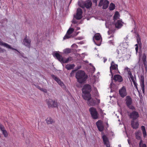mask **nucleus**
<instances>
[{"instance_id": "nucleus-1", "label": "nucleus", "mask_w": 147, "mask_h": 147, "mask_svg": "<svg viewBox=\"0 0 147 147\" xmlns=\"http://www.w3.org/2000/svg\"><path fill=\"white\" fill-rule=\"evenodd\" d=\"M91 86L88 84L85 85L82 89L83 94L82 96L85 100H88L91 97L90 93L91 90Z\"/></svg>"}, {"instance_id": "nucleus-2", "label": "nucleus", "mask_w": 147, "mask_h": 147, "mask_svg": "<svg viewBox=\"0 0 147 147\" xmlns=\"http://www.w3.org/2000/svg\"><path fill=\"white\" fill-rule=\"evenodd\" d=\"M76 77L78 82L80 83L84 82L88 77L84 71L81 70L77 72Z\"/></svg>"}, {"instance_id": "nucleus-3", "label": "nucleus", "mask_w": 147, "mask_h": 147, "mask_svg": "<svg viewBox=\"0 0 147 147\" xmlns=\"http://www.w3.org/2000/svg\"><path fill=\"white\" fill-rule=\"evenodd\" d=\"M54 56L59 61L63 63H67L69 60H71V57L68 58L67 59L63 58L61 55L57 53L54 54Z\"/></svg>"}, {"instance_id": "nucleus-4", "label": "nucleus", "mask_w": 147, "mask_h": 147, "mask_svg": "<svg viewBox=\"0 0 147 147\" xmlns=\"http://www.w3.org/2000/svg\"><path fill=\"white\" fill-rule=\"evenodd\" d=\"M92 118L94 119H97L98 117V114L96 109L93 107H91L89 109Z\"/></svg>"}, {"instance_id": "nucleus-5", "label": "nucleus", "mask_w": 147, "mask_h": 147, "mask_svg": "<svg viewBox=\"0 0 147 147\" xmlns=\"http://www.w3.org/2000/svg\"><path fill=\"white\" fill-rule=\"evenodd\" d=\"M83 5H81L80 3H79L78 5L79 6L82 8H84L86 7L87 9L90 8L92 5V2L90 0H87L83 3Z\"/></svg>"}, {"instance_id": "nucleus-6", "label": "nucleus", "mask_w": 147, "mask_h": 147, "mask_svg": "<svg viewBox=\"0 0 147 147\" xmlns=\"http://www.w3.org/2000/svg\"><path fill=\"white\" fill-rule=\"evenodd\" d=\"M47 103L49 107H57L58 103L56 100H53L51 99H49L47 101Z\"/></svg>"}, {"instance_id": "nucleus-7", "label": "nucleus", "mask_w": 147, "mask_h": 147, "mask_svg": "<svg viewBox=\"0 0 147 147\" xmlns=\"http://www.w3.org/2000/svg\"><path fill=\"white\" fill-rule=\"evenodd\" d=\"M93 38H94L95 40L97 41V42H96L94 40V41L95 44L97 46H100L102 40L100 34L99 33L95 34L94 35Z\"/></svg>"}, {"instance_id": "nucleus-8", "label": "nucleus", "mask_w": 147, "mask_h": 147, "mask_svg": "<svg viewBox=\"0 0 147 147\" xmlns=\"http://www.w3.org/2000/svg\"><path fill=\"white\" fill-rule=\"evenodd\" d=\"M109 4V2L107 0H100L98 6L101 7L102 5V8L106 9L108 7Z\"/></svg>"}, {"instance_id": "nucleus-9", "label": "nucleus", "mask_w": 147, "mask_h": 147, "mask_svg": "<svg viewBox=\"0 0 147 147\" xmlns=\"http://www.w3.org/2000/svg\"><path fill=\"white\" fill-rule=\"evenodd\" d=\"M126 103L129 108L132 110L135 109L134 107L131 105L132 103V99L129 96H127L126 97Z\"/></svg>"}, {"instance_id": "nucleus-10", "label": "nucleus", "mask_w": 147, "mask_h": 147, "mask_svg": "<svg viewBox=\"0 0 147 147\" xmlns=\"http://www.w3.org/2000/svg\"><path fill=\"white\" fill-rule=\"evenodd\" d=\"M118 69V65L115 64L114 62L112 61L111 63V66L110 67V71L111 75V78H112L113 73L114 72L113 70H116Z\"/></svg>"}, {"instance_id": "nucleus-11", "label": "nucleus", "mask_w": 147, "mask_h": 147, "mask_svg": "<svg viewBox=\"0 0 147 147\" xmlns=\"http://www.w3.org/2000/svg\"><path fill=\"white\" fill-rule=\"evenodd\" d=\"M129 116L130 118L132 119V120H134L139 117V115L138 112L134 111L129 113Z\"/></svg>"}, {"instance_id": "nucleus-12", "label": "nucleus", "mask_w": 147, "mask_h": 147, "mask_svg": "<svg viewBox=\"0 0 147 147\" xmlns=\"http://www.w3.org/2000/svg\"><path fill=\"white\" fill-rule=\"evenodd\" d=\"M96 126L99 131H103L104 128V126L103 124V122L99 120L96 123Z\"/></svg>"}, {"instance_id": "nucleus-13", "label": "nucleus", "mask_w": 147, "mask_h": 147, "mask_svg": "<svg viewBox=\"0 0 147 147\" xmlns=\"http://www.w3.org/2000/svg\"><path fill=\"white\" fill-rule=\"evenodd\" d=\"M74 31V29L73 28H71L69 29L65 36L63 37V39H65L71 38L72 37L71 33Z\"/></svg>"}, {"instance_id": "nucleus-14", "label": "nucleus", "mask_w": 147, "mask_h": 147, "mask_svg": "<svg viewBox=\"0 0 147 147\" xmlns=\"http://www.w3.org/2000/svg\"><path fill=\"white\" fill-rule=\"evenodd\" d=\"M31 40L26 36L25 37L23 41V44L26 46L30 48V46Z\"/></svg>"}, {"instance_id": "nucleus-15", "label": "nucleus", "mask_w": 147, "mask_h": 147, "mask_svg": "<svg viewBox=\"0 0 147 147\" xmlns=\"http://www.w3.org/2000/svg\"><path fill=\"white\" fill-rule=\"evenodd\" d=\"M82 11L81 9L78 8L77 10V13L75 16V18L77 20H80L82 17Z\"/></svg>"}, {"instance_id": "nucleus-16", "label": "nucleus", "mask_w": 147, "mask_h": 147, "mask_svg": "<svg viewBox=\"0 0 147 147\" xmlns=\"http://www.w3.org/2000/svg\"><path fill=\"white\" fill-rule=\"evenodd\" d=\"M119 94L123 98L127 95L126 89L125 86H123V87L119 90Z\"/></svg>"}, {"instance_id": "nucleus-17", "label": "nucleus", "mask_w": 147, "mask_h": 147, "mask_svg": "<svg viewBox=\"0 0 147 147\" xmlns=\"http://www.w3.org/2000/svg\"><path fill=\"white\" fill-rule=\"evenodd\" d=\"M102 138L104 144L107 147H110V144L109 139L107 136L104 135L102 136Z\"/></svg>"}, {"instance_id": "nucleus-18", "label": "nucleus", "mask_w": 147, "mask_h": 147, "mask_svg": "<svg viewBox=\"0 0 147 147\" xmlns=\"http://www.w3.org/2000/svg\"><path fill=\"white\" fill-rule=\"evenodd\" d=\"M140 82L142 91L143 93H144V76L142 75L140 76Z\"/></svg>"}, {"instance_id": "nucleus-19", "label": "nucleus", "mask_w": 147, "mask_h": 147, "mask_svg": "<svg viewBox=\"0 0 147 147\" xmlns=\"http://www.w3.org/2000/svg\"><path fill=\"white\" fill-rule=\"evenodd\" d=\"M51 76L52 78L60 85L61 87H63L64 86L63 83L61 81V80L55 76L52 75Z\"/></svg>"}, {"instance_id": "nucleus-20", "label": "nucleus", "mask_w": 147, "mask_h": 147, "mask_svg": "<svg viewBox=\"0 0 147 147\" xmlns=\"http://www.w3.org/2000/svg\"><path fill=\"white\" fill-rule=\"evenodd\" d=\"M114 24L115 27L117 29H119L123 26V22L121 20H118L117 21L115 20Z\"/></svg>"}, {"instance_id": "nucleus-21", "label": "nucleus", "mask_w": 147, "mask_h": 147, "mask_svg": "<svg viewBox=\"0 0 147 147\" xmlns=\"http://www.w3.org/2000/svg\"><path fill=\"white\" fill-rule=\"evenodd\" d=\"M135 134L136 138L137 140H140V141L142 140L141 138L142 134L140 130H138L136 131Z\"/></svg>"}, {"instance_id": "nucleus-22", "label": "nucleus", "mask_w": 147, "mask_h": 147, "mask_svg": "<svg viewBox=\"0 0 147 147\" xmlns=\"http://www.w3.org/2000/svg\"><path fill=\"white\" fill-rule=\"evenodd\" d=\"M0 45L3 46L4 47H6L7 48L10 49H12L13 50H15L16 51L18 52H19L16 49L13 48L11 47L8 44H7L6 43H4L1 40V39L0 38Z\"/></svg>"}, {"instance_id": "nucleus-23", "label": "nucleus", "mask_w": 147, "mask_h": 147, "mask_svg": "<svg viewBox=\"0 0 147 147\" xmlns=\"http://www.w3.org/2000/svg\"><path fill=\"white\" fill-rule=\"evenodd\" d=\"M0 129L2 132L5 138H7L8 136V134L6 130L5 129L4 126L1 125H0Z\"/></svg>"}, {"instance_id": "nucleus-24", "label": "nucleus", "mask_w": 147, "mask_h": 147, "mask_svg": "<svg viewBox=\"0 0 147 147\" xmlns=\"http://www.w3.org/2000/svg\"><path fill=\"white\" fill-rule=\"evenodd\" d=\"M113 79L115 81L121 82L123 81V79L122 77L119 75H115L113 77Z\"/></svg>"}, {"instance_id": "nucleus-25", "label": "nucleus", "mask_w": 147, "mask_h": 147, "mask_svg": "<svg viewBox=\"0 0 147 147\" xmlns=\"http://www.w3.org/2000/svg\"><path fill=\"white\" fill-rule=\"evenodd\" d=\"M142 59L143 63L145 67L146 68L147 66V60H146V56L145 53H144L142 55Z\"/></svg>"}, {"instance_id": "nucleus-26", "label": "nucleus", "mask_w": 147, "mask_h": 147, "mask_svg": "<svg viewBox=\"0 0 147 147\" xmlns=\"http://www.w3.org/2000/svg\"><path fill=\"white\" fill-rule=\"evenodd\" d=\"M131 125L133 129H136L138 127L139 124L138 121H135L134 120H132Z\"/></svg>"}, {"instance_id": "nucleus-27", "label": "nucleus", "mask_w": 147, "mask_h": 147, "mask_svg": "<svg viewBox=\"0 0 147 147\" xmlns=\"http://www.w3.org/2000/svg\"><path fill=\"white\" fill-rule=\"evenodd\" d=\"M87 103L89 106H93L95 105V102L92 99H91V98L88 100H87Z\"/></svg>"}, {"instance_id": "nucleus-28", "label": "nucleus", "mask_w": 147, "mask_h": 147, "mask_svg": "<svg viewBox=\"0 0 147 147\" xmlns=\"http://www.w3.org/2000/svg\"><path fill=\"white\" fill-rule=\"evenodd\" d=\"M141 128L142 131L143 137L144 138H145L147 136V133L144 126H142L141 127Z\"/></svg>"}, {"instance_id": "nucleus-29", "label": "nucleus", "mask_w": 147, "mask_h": 147, "mask_svg": "<svg viewBox=\"0 0 147 147\" xmlns=\"http://www.w3.org/2000/svg\"><path fill=\"white\" fill-rule=\"evenodd\" d=\"M75 66V65L74 64H68L65 66L67 70H70L74 68Z\"/></svg>"}, {"instance_id": "nucleus-30", "label": "nucleus", "mask_w": 147, "mask_h": 147, "mask_svg": "<svg viewBox=\"0 0 147 147\" xmlns=\"http://www.w3.org/2000/svg\"><path fill=\"white\" fill-rule=\"evenodd\" d=\"M119 16L120 15L119 12L117 11L115 12L113 17L114 21L116 20L117 19L119 18Z\"/></svg>"}, {"instance_id": "nucleus-31", "label": "nucleus", "mask_w": 147, "mask_h": 147, "mask_svg": "<svg viewBox=\"0 0 147 147\" xmlns=\"http://www.w3.org/2000/svg\"><path fill=\"white\" fill-rule=\"evenodd\" d=\"M46 122L48 124H51L53 123L54 121L53 119L51 117H49L46 119Z\"/></svg>"}, {"instance_id": "nucleus-32", "label": "nucleus", "mask_w": 147, "mask_h": 147, "mask_svg": "<svg viewBox=\"0 0 147 147\" xmlns=\"http://www.w3.org/2000/svg\"><path fill=\"white\" fill-rule=\"evenodd\" d=\"M128 77L130 81H131L132 82L136 80L135 76H133L132 74L128 75Z\"/></svg>"}, {"instance_id": "nucleus-33", "label": "nucleus", "mask_w": 147, "mask_h": 147, "mask_svg": "<svg viewBox=\"0 0 147 147\" xmlns=\"http://www.w3.org/2000/svg\"><path fill=\"white\" fill-rule=\"evenodd\" d=\"M115 5L113 3H111L110 4L109 9L110 10H113L115 9Z\"/></svg>"}, {"instance_id": "nucleus-34", "label": "nucleus", "mask_w": 147, "mask_h": 147, "mask_svg": "<svg viewBox=\"0 0 147 147\" xmlns=\"http://www.w3.org/2000/svg\"><path fill=\"white\" fill-rule=\"evenodd\" d=\"M139 147H147L146 145L143 143L142 140L140 141L139 143Z\"/></svg>"}, {"instance_id": "nucleus-35", "label": "nucleus", "mask_w": 147, "mask_h": 147, "mask_svg": "<svg viewBox=\"0 0 147 147\" xmlns=\"http://www.w3.org/2000/svg\"><path fill=\"white\" fill-rule=\"evenodd\" d=\"M121 46L124 48L126 49L127 47V44L125 42H123L121 44Z\"/></svg>"}, {"instance_id": "nucleus-36", "label": "nucleus", "mask_w": 147, "mask_h": 147, "mask_svg": "<svg viewBox=\"0 0 147 147\" xmlns=\"http://www.w3.org/2000/svg\"><path fill=\"white\" fill-rule=\"evenodd\" d=\"M71 50L69 48L63 50V52L65 53H71Z\"/></svg>"}, {"instance_id": "nucleus-37", "label": "nucleus", "mask_w": 147, "mask_h": 147, "mask_svg": "<svg viewBox=\"0 0 147 147\" xmlns=\"http://www.w3.org/2000/svg\"><path fill=\"white\" fill-rule=\"evenodd\" d=\"M125 70L127 72L128 75L132 74L131 71L130 69L128 68V67L125 68Z\"/></svg>"}, {"instance_id": "nucleus-38", "label": "nucleus", "mask_w": 147, "mask_h": 147, "mask_svg": "<svg viewBox=\"0 0 147 147\" xmlns=\"http://www.w3.org/2000/svg\"><path fill=\"white\" fill-rule=\"evenodd\" d=\"M132 82H133V83L136 89L138 91V87H137V83H136V80L134 81H133Z\"/></svg>"}, {"instance_id": "nucleus-39", "label": "nucleus", "mask_w": 147, "mask_h": 147, "mask_svg": "<svg viewBox=\"0 0 147 147\" xmlns=\"http://www.w3.org/2000/svg\"><path fill=\"white\" fill-rule=\"evenodd\" d=\"M137 41L138 42V43L139 44H141V39L140 38L139 36V35L138 36V37H137Z\"/></svg>"}, {"instance_id": "nucleus-40", "label": "nucleus", "mask_w": 147, "mask_h": 147, "mask_svg": "<svg viewBox=\"0 0 147 147\" xmlns=\"http://www.w3.org/2000/svg\"><path fill=\"white\" fill-rule=\"evenodd\" d=\"M39 89H40V90L44 92H45L46 93L47 92V90L46 89H43L42 88H40Z\"/></svg>"}, {"instance_id": "nucleus-41", "label": "nucleus", "mask_w": 147, "mask_h": 147, "mask_svg": "<svg viewBox=\"0 0 147 147\" xmlns=\"http://www.w3.org/2000/svg\"><path fill=\"white\" fill-rule=\"evenodd\" d=\"M108 43L110 44H112L113 45L114 43V41L113 40H109L108 41Z\"/></svg>"}, {"instance_id": "nucleus-42", "label": "nucleus", "mask_w": 147, "mask_h": 147, "mask_svg": "<svg viewBox=\"0 0 147 147\" xmlns=\"http://www.w3.org/2000/svg\"><path fill=\"white\" fill-rule=\"evenodd\" d=\"M93 2L94 3H95L96 5H97V0H92Z\"/></svg>"}, {"instance_id": "nucleus-43", "label": "nucleus", "mask_w": 147, "mask_h": 147, "mask_svg": "<svg viewBox=\"0 0 147 147\" xmlns=\"http://www.w3.org/2000/svg\"><path fill=\"white\" fill-rule=\"evenodd\" d=\"M135 50H136V52L137 53L138 50V47H136Z\"/></svg>"}, {"instance_id": "nucleus-44", "label": "nucleus", "mask_w": 147, "mask_h": 147, "mask_svg": "<svg viewBox=\"0 0 147 147\" xmlns=\"http://www.w3.org/2000/svg\"><path fill=\"white\" fill-rule=\"evenodd\" d=\"M100 112L101 113H102V115H105V113H103L102 112V110H100Z\"/></svg>"}, {"instance_id": "nucleus-45", "label": "nucleus", "mask_w": 147, "mask_h": 147, "mask_svg": "<svg viewBox=\"0 0 147 147\" xmlns=\"http://www.w3.org/2000/svg\"><path fill=\"white\" fill-rule=\"evenodd\" d=\"M74 71H72L71 73H70V75H71V76L72 75V74L73 73H74Z\"/></svg>"}, {"instance_id": "nucleus-46", "label": "nucleus", "mask_w": 147, "mask_h": 147, "mask_svg": "<svg viewBox=\"0 0 147 147\" xmlns=\"http://www.w3.org/2000/svg\"><path fill=\"white\" fill-rule=\"evenodd\" d=\"M116 52L118 54H119V51L118 50H117L116 51Z\"/></svg>"}, {"instance_id": "nucleus-47", "label": "nucleus", "mask_w": 147, "mask_h": 147, "mask_svg": "<svg viewBox=\"0 0 147 147\" xmlns=\"http://www.w3.org/2000/svg\"><path fill=\"white\" fill-rule=\"evenodd\" d=\"M73 23H74V24H76V21H74V20H73Z\"/></svg>"}, {"instance_id": "nucleus-48", "label": "nucleus", "mask_w": 147, "mask_h": 147, "mask_svg": "<svg viewBox=\"0 0 147 147\" xmlns=\"http://www.w3.org/2000/svg\"><path fill=\"white\" fill-rule=\"evenodd\" d=\"M111 32V30L110 29H109V30L108 32L109 34V32Z\"/></svg>"}, {"instance_id": "nucleus-49", "label": "nucleus", "mask_w": 147, "mask_h": 147, "mask_svg": "<svg viewBox=\"0 0 147 147\" xmlns=\"http://www.w3.org/2000/svg\"><path fill=\"white\" fill-rule=\"evenodd\" d=\"M107 60V59H104V62H105V61Z\"/></svg>"}, {"instance_id": "nucleus-50", "label": "nucleus", "mask_w": 147, "mask_h": 147, "mask_svg": "<svg viewBox=\"0 0 147 147\" xmlns=\"http://www.w3.org/2000/svg\"><path fill=\"white\" fill-rule=\"evenodd\" d=\"M80 29V28H79V27H78L77 28V30H79Z\"/></svg>"}, {"instance_id": "nucleus-51", "label": "nucleus", "mask_w": 147, "mask_h": 147, "mask_svg": "<svg viewBox=\"0 0 147 147\" xmlns=\"http://www.w3.org/2000/svg\"><path fill=\"white\" fill-rule=\"evenodd\" d=\"M93 68L94 69V71L95 70V67H93Z\"/></svg>"}, {"instance_id": "nucleus-52", "label": "nucleus", "mask_w": 147, "mask_h": 147, "mask_svg": "<svg viewBox=\"0 0 147 147\" xmlns=\"http://www.w3.org/2000/svg\"><path fill=\"white\" fill-rule=\"evenodd\" d=\"M74 45L76 46V45L75 44H73V45H72V46H74Z\"/></svg>"}, {"instance_id": "nucleus-53", "label": "nucleus", "mask_w": 147, "mask_h": 147, "mask_svg": "<svg viewBox=\"0 0 147 147\" xmlns=\"http://www.w3.org/2000/svg\"><path fill=\"white\" fill-rule=\"evenodd\" d=\"M85 62H86V63H88V61H85Z\"/></svg>"}, {"instance_id": "nucleus-54", "label": "nucleus", "mask_w": 147, "mask_h": 147, "mask_svg": "<svg viewBox=\"0 0 147 147\" xmlns=\"http://www.w3.org/2000/svg\"><path fill=\"white\" fill-rule=\"evenodd\" d=\"M113 35H111L110 37H109V38H110L111 37H113Z\"/></svg>"}, {"instance_id": "nucleus-55", "label": "nucleus", "mask_w": 147, "mask_h": 147, "mask_svg": "<svg viewBox=\"0 0 147 147\" xmlns=\"http://www.w3.org/2000/svg\"><path fill=\"white\" fill-rule=\"evenodd\" d=\"M119 146H121V145H119Z\"/></svg>"}, {"instance_id": "nucleus-56", "label": "nucleus", "mask_w": 147, "mask_h": 147, "mask_svg": "<svg viewBox=\"0 0 147 147\" xmlns=\"http://www.w3.org/2000/svg\"><path fill=\"white\" fill-rule=\"evenodd\" d=\"M107 125H108V123H107Z\"/></svg>"}, {"instance_id": "nucleus-57", "label": "nucleus", "mask_w": 147, "mask_h": 147, "mask_svg": "<svg viewBox=\"0 0 147 147\" xmlns=\"http://www.w3.org/2000/svg\"><path fill=\"white\" fill-rule=\"evenodd\" d=\"M137 45V44H136V46Z\"/></svg>"}, {"instance_id": "nucleus-58", "label": "nucleus", "mask_w": 147, "mask_h": 147, "mask_svg": "<svg viewBox=\"0 0 147 147\" xmlns=\"http://www.w3.org/2000/svg\"><path fill=\"white\" fill-rule=\"evenodd\" d=\"M128 143H129V142H128Z\"/></svg>"}]
</instances>
